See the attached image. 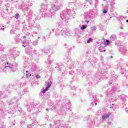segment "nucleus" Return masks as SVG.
Listing matches in <instances>:
<instances>
[{"label": "nucleus", "mask_w": 128, "mask_h": 128, "mask_svg": "<svg viewBox=\"0 0 128 128\" xmlns=\"http://www.w3.org/2000/svg\"><path fill=\"white\" fill-rule=\"evenodd\" d=\"M60 16L62 19V22L66 24L70 22V18H74V11L68 9L66 10H63L60 13Z\"/></svg>", "instance_id": "1"}, {"label": "nucleus", "mask_w": 128, "mask_h": 128, "mask_svg": "<svg viewBox=\"0 0 128 128\" xmlns=\"http://www.w3.org/2000/svg\"><path fill=\"white\" fill-rule=\"evenodd\" d=\"M48 10V6L44 4L41 5L40 12L42 13V16L48 20H54V14L52 13H46V10Z\"/></svg>", "instance_id": "2"}, {"label": "nucleus", "mask_w": 128, "mask_h": 128, "mask_svg": "<svg viewBox=\"0 0 128 128\" xmlns=\"http://www.w3.org/2000/svg\"><path fill=\"white\" fill-rule=\"evenodd\" d=\"M62 7V3L60 0H54V3H51V8L50 14L56 12L57 10H59L60 8Z\"/></svg>", "instance_id": "3"}, {"label": "nucleus", "mask_w": 128, "mask_h": 128, "mask_svg": "<svg viewBox=\"0 0 128 128\" xmlns=\"http://www.w3.org/2000/svg\"><path fill=\"white\" fill-rule=\"evenodd\" d=\"M70 31H68L66 28H60L56 29V30L55 36H63L64 38H66V36H70Z\"/></svg>", "instance_id": "4"}, {"label": "nucleus", "mask_w": 128, "mask_h": 128, "mask_svg": "<svg viewBox=\"0 0 128 128\" xmlns=\"http://www.w3.org/2000/svg\"><path fill=\"white\" fill-rule=\"evenodd\" d=\"M6 55L2 54L0 58V72H4V68L6 66Z\"/></svg>", "instance_id": "5"}, {"label": "nucleus", "mask_w": 128, "mask_h": 128, "mask_svg": "<svg viewBox=\"0 0 128 128\" xmlns=\"http://www.w3.org/2000/svg\"><path fill=\"white\" fill-rule=\"evenodd\" d=\"M10 70V72H16L18 68H16V66L12 65V64H8V62H7V66L5 67V70Z\"/></svg>", "instance_id": "6"}, {"label": "nucleus", "mask_w": 128, "mask_h": 128, "mask_svg": "<svg viewBox=\"0 0 128 128\" xmlns=\"http://www.w3.org/2000/svg\"><path fill=\"white\" fill-rule=\"evenodd\" d=\"M22 38L24 39V40H21L22 42V46L24 48H26V46H28V48H32V43L30 42V41L28 42V43L26 44V36L22 37Z\"/></svg>", "instance_id": "7"}, {"label": "nucleus", "mask_w": 128, "mask_h": 128, "mask_svg": "<svg viewBox=\"0 0 128 128\" xmlns=\"http://www.w3.org/2000/svg\"><path fill=\"white\" fill-rule=\"evenodd\" d=\"M20 97H14V98H12V100H8L7 102L9 106H12V104H18V102L20 100Z\"/></svg>", "instance_id": "8"}, {"label": "nucleus", "mask_w": 128, "mask_h": 128, "mask_svg": "<svg viewBox=\"0 0 128 128\" xmlns=\"http://www.w3.org/2000/svg\"><path fill=\"white\" fill-rule=\"evenodd\" d=\"M102 43L100 44L101 46L98 48V50L100 52H106V50H104V46H106V44H104V42H106V40L104 39L102 40Z\"/></svg>", "instance_id": "9"}, {"label": "nucleus", "mask_w": 128, "mask_h": 128, "mask_svg": "<svg viewBox=\"0 0 128 128\" xmlns=\"http://www.w3.org/2000/svg\"><path fill=\"white\" fill-rule=\"evenodd\" d=\"M110 114H104L102 116V120H106L110 118Z\"/></svg>", "instance_id": "10"}, {"label": "nucleus", "mask_w": 128, "mask_h": 128, "mask_svg": "<svg viewBox=\"0 0 128 128\" xmlns=\"http://www.w3.org/2000/svg\"><path fill=\"white\" fill-rule=\"evenodd\" d=\"M26 52L29 56H32V54H36V50H32V48H30L29 52Z\"/></svg>", "instance_id": "11"}, {"label": "nucleus", "mask_w": 128, "mask_h": 128, "mask_svg": "<svg viewBox=\"0 0 128 128\" xmlns=\"http://www.w3.org/2000/svg\"><path fill=\"white\" fill-rule=\"evenodd\" d=\"M120 52H122V54H126L128 50H126V49L125 48V47H122L120 48Z\"/></svg>", "instance_id": "12"}, {"label": "nucleus", "mask_w": 128, "mask_h": 128, "mask_svg": "<svg viewBox=\"0 0 128 128\" xmlns=\"http://www.w3.org/2000/svg\"><path fill=\"white\" fill-rule=\"evenodd\" d=\"M64 60H65V62H68V60H70V53L69 52L68 56L65 57L64 58Z\"/></svg>", "instance_id": "13"}, {"label": "nucleus", "mask_w": 128, "mask_h": 128, "mask_svg": "<svg viewBox=\"0 0 128 128\" xmlns=\"http://www.w3.org/2000/svg\"><path fill=\"white\" fill-rule=\"evenodd\" d=\"M31 70L30 72H32V70H34V68H36V64L33 63L32 64H30L29 66Z\"/></svg>", "instance_id": "14"}, {"label": "nucleus", "mask_w": 128, "mask_h": 128, "mask_svg": "<svg viewBox=\"0 0 128 128\" xmlns=\"http://www.w3.org/2000/svg\"><path fill=\"white\" fill-rule=\"evenodd\" d=\"M110 40H116V35L113 34L110 37Z\"/></svg>", "instance_id": "15"}, {"label": "nucleus", "mask_w": 128, "mask_h": 128, "mask_svg": "<svg viewBox=\"0 0 128 128\" xmlns=\"http://www.w3.org/2000/svg\"><path fill=\"white\" fill-rule=\"evenodd\" d=\"M114 90H108L107 92V96H110V97L112 96V94H114Z\"/></svg>", "instance_id": "16"}, {"label": "nucleus", "mask_w": 128, "mask_h": 128, "mask_svg": "<svg viewBox=\"0 0 128 128\" xmlns=\"http://www.w3.org/2000/svg\"><path fill=\"white\" fill-rule=\"evenodd\" d=\"M7 64H8V63H6V65L3 68V70H4V72H6V74H8V72H11V71H10V69H6V67L8 66Z\"/></svg>", "instance_id": "17"}, {"label": "nucleus", "mask_w": 128, "mask_h": 128, "mask_svg": "<svg viewBox=\"0 0 128 128\" xmlns=\"http://www.w3.org/2000/svg\"><path fill=\"white\" fill-rule=\"evenodd\" d=\"M42 52L45 54H48V49L46 48H44L42 49Z\"/></svg>", "instance_id": "18"}, {"label": "nucleus", "mask_w": 128, "mask_h": 128, "mask_svg": "<svg viewBox=\"0 0 128 128\" xmlns=\"http://www.w3.org/2000/svg\"><path fill=\"white\" fill-rule=\"evenodd\" d=\"M20 38V35L18 34L16 36V38H14V40H16V42H20V38Z\"/></svg>", "instance_id": "19"}, {"label": "nucleus", "mask_w": 128, "mask_h": 128, "mask_svg": "<svg viewBox=\"0 0 128 128\" xmlns=\"http://www.w3.org/2000/svg\"><path fill=\"white\" fill-rule=\"evenodd\" d=\"M62 66V68H60V70H61L62 74H64V72H66V68H64V66Z\"/></svg>", "instance_id": "20"}, {"label": "nucleus", "mask_w": 128, "mask_h": 128, "mask_svg": "<svg viewBox=\"0 0 128 128\" xmlns=\"http://www.w3.org/2000/svg\"><path fill=\"white\" fill-rule=\"evenodd\" d=\"M10 34H16V30L14 29H12L10 30Z\"/></svg>", "instance_id": "21"}, {"label": "nucleus", "mask_w": 128, "mask_h": 128, "mask_svg": "<svg viewBox=\"0 0 128 128\" xmlns=\"http://www.w3.org/2000/svg\"><path fill=\"white\" fill-rule=\"evenodd\" d=\"M4 50V46L0 44V52H2Z\"/></svg>", "instance_id": "22"}, {"label": "nucleus", "mask_w": 128, "mask_h": 128, "mask_svg": "<svg viewBox=\"0 0 128 128\" xmlns=\"http://www.w3.org/2000/svg\"><path fill=\"white\" fill-rule=\"evenodd\" d=\"M58 27L60 28H62V26H64L63 24H62V22H58Z\"/></svg>", "instance_id": "23"}, {"label": "nucleus", "mask_w": 128, "mask_h": 128, "mask_svg": "<svg viewBox=\"0 0 128 128\" xmlns=\"http://www.w3.org/2000/svg\"><path fill=\"white\" fill-rule=\"evenodd\" d=\"M46 63L47 64H52V60H50L48 59L46 62Z\"/></svg>", "instance_id": "24"}, {"label": "nucleus", "mask_w": 128, "mask_h": 128, "mask_svg": "<svg viewBox=\"0 0 128 128\" xmlns=\"http://www.w3.org/2000/svg\"><path fill=\"white\" fill-rule=\"evenodd\" d=\"M52 86V81L48 82V86L46 88H47L48 89L50 88V86Z\"/></svg>", "instance_id": "25"}, {"label": "nucleus", "mask_w": 128, "mask_h": 128, "mask_svg": "<svg viewBox=\"0 0 128 128\" xmlns=\"http://www.w3.org/2000/svg\"><path fill=\"white\" fill-rule=\"evenodd\" d=\"M38 40H36L33 42L32 44H33V46H38Z\"/></svg>", "instance_id": "26"}, {"label": "nucleus", "mask_w": 128, "mask_h": 128, "mask_svg": "<svg viewBox=\"0 0 128 128\" xmlns=\"http://www.w3.org/2000/svg\"><path fill=\"white\" fill-rule=\"evenodd\" d=\"M28 10V8L26 6H24V8H23V12H27Z\"/></svg>", "instance_id": "27"}, {"label": "nucleus", "mask_w": 128, "mask_h": 128, "mask_svg": "<svg viewBox=\"0 0 128 128\" xmlns=\"http://www.w3.org/2000/svg\"><path fill=\"white\" fill-rule=\"evenodd\" d=\"M86 25H82L80 28V30H86Z\"/></svg>", "instance_id": "28"}, {"label": "nucleus", "mask_w": 128, "mask_h": 128, "mask_svg": "<svg viewBox=\"0 0 128 128\" xmlns=\"http://www.w3.org/2000/svg\"><path fill=\"white\" fill-rule=\"evenodd\" d=\"M96 30V27L95 26H92L91 27V30L92 32H94V30Z\"/></svg>", "instance_id": "29"}, {"label": "nucleus", "mask_w": 128, "mask_h": 128, "mask_svg": "<svg viewBox=\"0 0 128 128\" xmlns=\"http://www.w3.org/2000/svg\"><path fill=\"white\" fill-rule=\"evenodd\" d=\"M14 112H16V110H10L8 112V114H14Z\"/></svg>", "instance_id": "30"}, {"label": "nucleus", "mask_w": 128, "mask_h": 128, "mask_svg": "<svg viewBox=\"0 0 128 128\" xmlns=\"http://www.w3.org/2000/svg\"><path fill=\"white\" fill-rule=\"evenodd\" d=\"M90 100H94V95L90 94Z\"/></svg>", "instance_id": "31"}, {"label": "nucleus", "mask_w": 128, "mask_h": 128, "mask_svg": "<svg viewBox=\"0 0 128 128\" xmlns=\"http://www.w3.org/2000/svg\"><path fill=\"white\" fill-rule=\"evenodd\" d=\"M110 10H114V9L116 8L114 5H112L111 4H110Z\"/></svg>", "instance_id": "32"}, {"label": "nucleus", "mask_w": 128, "mask_h": 128, "mask_svg": "<svg viewBox=\"0 0 128 128\" xmlns=\"http://www.w3.org/2000/svg\"><path fill=\"white\" fill-rule=\"evenodd\" d=\"M48 88H46L45 89H44L42 91V94H44L46 92L48 91Z\"/></svg>", "instance_id": "33"}, {"label": "nucleus", "mask_w": 128, "mask_h": 128, "mask_svg": "<svg viewBox=\"0 0 128 128\" xmlns=\"http://www.w3.org/2000/svg\"><path fill=\"white\" fill-rule=\"evenodd\" d=\"M0 96L2 98H4V94L2 92H0Z\"/></svg>", "instance_id": "34"}, {"label": "nucleus", "mask_w": 128, "mask_h": 128, "mask_svg": "<svg viewBox=\"0 0 128 128\" xmlns=\"http://www.w3.org/2000/svg\"><path fill=\"white\" fill-rule=\"evenodd\" d=\"M74 6V3H70L68 4V7L69 8H72Z\"/></svg>", "instance_id": "35"}, {"label": "nucleus", "mask_w": 128, "mask_h": 128, "mask_svg": "<svg viewBox=\"0 0 128 128\" xmlns=\"http://www.w3.org/2000/svg\"><path fill=\"white\" fill-rule=\"evenodd\" d=\"M14 18H20V14H16L15 15Z\"/></svg>", "instance_id": "36"}, {"label": "nucleus", "mask_w": 128, "mask_h": 128, "mask_svg": "<svg viewBox=\"0 0 128 128\" xmlns=\"http://www.w3.org/2000/svg\"><path fill=\"white\" fill-rule=\"evenodd\" d=\"M4 28V26H0V30H4V28Z\"/></svg>", "instance_id": "37"}, {"label": "nucleus", "mask_w": 128, "mask_h": 128, "mask_svg": "<svg viewBox=\"0 0 128 128\" xmlns=\"http://www.w3.org/2000/svg\"><path fill=\"white\" fill-rule=\"evenodd\" d=\"M92 40V38H90L87 41V44H90Z\"/></svg>", "instance_id": "38"}, {"label": "nucleus", "mask_w": 128, "mask_h": 128, "mask_svg": "<svg viewBox=\"0 0 128 128\" xmlns=\"http://www.w3.org/2000/svg\"><path fill=\"white\" fill-rule=\"evenodd\" d=\"M108 12V10L106 9L103 10V14H106Z\"/></svg>", "instance_id": "39"}, {"label": "nucleus", "mask_w": 128, "mask_h": 128, "mask_svg": "<svg viewBox=\"0 0 128 128\" xmlns=\"http://www.w3.org/2000/svg\"><path fill=\"white\" fill-rule=\"evenodd\" d=\"M106 44H108L110 42V40H106Z\"/></svg>", "instance_id": "40"}, {"label": "nucleus", "mask_w": 128, "mask_h": 128, "mask_svg": "<svg viewBox=\"0 0 128 128\" xmlns=\"http://www.w3.org/2000/svg\"><path fill=\"white\" fill-rule=\"evenodd\" d=\"M109 126H111L112 125V122H107Z\"/></svg>", "instance_id": "41"}, {"label": "nucleus", "mask_w": 128, "mask_h": 128, "mask_svg": "<svg viewBox=\"0 0 128 128\" xmlns=\"http://www.w3.org/2000/svg\"><path fill=\"white\" fill-rule=\"evenodd\" d=\"M36 78H40V76L39 75H36Z\"/></svg>", "instance_id": "42"}, {"label": "nucleus", "mask_w": 128, "mask_h": 128, "mask_svg": "<svg viewBox=\"0 0 128 128\" xmlns=\"http://www.w3.org/2000/svg\"><path fill=\"white\" fill-rule=\"evenodd\" d=\"M12 54H13V58H14V56H16V53L15 52H12Z\"/></svg>", "instance_id": "43"}, {"label": "nucleus", "mask_w": 128, "mask_h": 128, "mask_svg": "<svg viewBox=\"0 0 128 128\" xmlns=\"http://www.w3.org/2000/svg\"><path fill=\"white\" fill-rule=\"evenodd\" d=\"M111 4V5H112V6H114V4H116V2H112V4Z\"/></svg>", "instance_id": "44"}, {"label": "nucleus", "mask_w": 128, "mask_h": 128, "mask_svg": "<svg viewBox=\"0 0 128 128\" xmlns=\"http://www.w3.org/2000/svg\"><path fill=\"white\" fill-rule=\"evenodd\" d=\"M37 28H38V30H40V25H38Z\"/></svg>", "instance_id": "45"}, {"label": "nucleus", "mask_w": 128, "mask_h": 128, "mask_svg": "<svg viewBox=\"0 0 128 128\" xmlns=\"http://www.w3.org/2000/svg\"><path fill=\"white\" fill-rule=\"evenodd\" d=\"M62 126L63 128H64V126H66V125H64V124H62L61 125V128H62Z\"/></svg>", "instance_id": "46"}, {"label": "nucleus", "mask_w": 128, "mask_h": 128, "mask_svg": "<svg viewBox=\"0 0 128 128\" xmlns=\"http://www.w3.org/2000/svg\"><path fill=\"white\" fill-rule=\"evenodd\" d=\"M42 40H46V37L44 36L42 38Z\"/></svg>", "instance_id": "47"}, {"label": "nucleus", "mask_w": 128, "mask_h": 128, "mask_svg": "<svg viewBox=\"0 0 128 128\" xmlns=\"http://www.w3.org/2000/svg\"><path fill=\"white\" fill-rule=\"evenodd\" d=\"M122 18H124V16H122L120 17L119 20H122Z\"/></svg>", "instance_id": "48"}, {"label": "nucleus", "mask_w": 128, "mask_h": 128, "mask_svg": "<svg viewBox=\"0 0 128 128\" xmlns=\"http://www.w3.org/2000/svg\"><path fill=\"white\" fill-rule=\"evenodd\" d=\"M89 3L90 4H92V0L89 1Z\"/></svg>", "instance_id": "49"}, {"label": "nucleus", "mask_w": 128, "mask_h": 128, "mask_svg": "<svg viewBox=\"0 0 128 128\" xmlns=\"http://www.w3.org/2000/svg\"><path fill=\"white\" fill-rule=\"evenodd\" d=\"M70 74H74V71H71V72H70Z\"/></svg>", "instance_id": "50"}, {"label": "nucleus", "mask_w": 128, "mask_h": 128, "mask_svg": "<svg viewBox=\"0 0 128 128\" xmlns=\"http://www.w3.org/2000/svg\"><path fill=\"white\" fill-rule=\"evenodd\" d=\"M86 20H88V16H86Z\"/></svg>", "instance_id": "51"}, {"label": "nucleus", "mask_w": 128, "mask_h": 128, "mask_svg": "<svg viewBox=\"0 0 128 128\" xmlns=\"http://www.w3.org/2000/svg\"><path fill=\"white\" fill-rule=\"evenodd\" d=\"M86 24H88V22H90L89 20H86Z\"/></svg>", "instance_id": "52"}, {"label": "nucleus", "mask_w": 128, "mask_h": 128, "mask_svg": "<svg viewBox=\"0 0 128 128\" xmlns=\"http://www.w3.org/2000/svg\"><path fill=\"white\" fill-rule=\"evenodd\" d=\"M56 124H58V121L56 122V123H55V126H56Z\"/></svg>", "instance_id": "53"}, {"label": "nucleus", "mask_w": 128, "mask_h": 128, "mask_svg": "<svg viewBox=\"0 0 128 128\" xmlns=\"http://www.w3.org/2000/svg\"><path fill=\"white\" fill-rule=\"evenodd\" d=\"M28 112H32V110H30L28 108Z\"/></svg>", "instance_id": "54"}, {"label": "nucleus", "mask_w": 128, "mask_h": 128, "mask_svg": "<svg viewBox=\"0 0 128 128\" xmlns=\"http://www.w3.org/2000/svg\"><path fill=\"white\" fill-rule=\"evenodd\" d=\"M120 29H121V30H124V27L121 26V27H120Z\"/></svg>", "instance_id": "55"}, {"label": "nucleus", "mask_w": 128, "mask_h": 128, "mask_svg": "<svg viewBox=\"0 0 128 128\" xmlns=\"http://www.w3.org/2000/svg\"><path fill=\"white\" fill-rule=\"evenodd\" d=\"M114 107L112 106H110V108H113Z\"/></svg>", "instance_id": "56"}, {"label": "nucleus", "mask_w": 128, "mask_h": 128, "mask_svg": "<svg viewBox=\"0 0 128 128\" xmlns=\"http://www.w3.org/2000/svg\"><path fill=\"white\" fill-rule=\"evenodd\" d=\"M50 127L52 126V124H50Z\"/></svg>", "instance_id": "57"}, {"label": "nucleus", "mask_w": 128, "mask_h": 128, "mask_svg": "<svg viewBox=\"0 0 128 128\" xmlns=\"http://www.w3.org/2000/svg\"><path fill=\"white\" fill-rule=\"evenodd\" d=\"M126 112H128V109H126Z\"/></svg>", "instance_id": "58"}, {"label": "nucleus", "mask_w": 128, "mask_h": 128, "mask_svg": "<svg viewBox=\"0 0 128 128\" xmlns=\"http://www.w3.org/2000/svg\"><path fill=\"white\" fill-rule=\"evenodd\" d=\"M52 32H54V29L52 30Z\"/></svg>", "instance_id": "59"}, {"label": "nucleus", "mask_w": 128, "mask_h": 128, "mask_svg": "<svg viewBox=\"0 0 128 128\" xmlns=\"http://www.w3.org/2000/svg\"><path fill=\"white\" fill-rule=\"evenodd\" d=\"M71 90H74V88H71Z\"/></svg>", "instance_id": "60"}, {"label": "nucleus", "mask_w": 128, "mask_h": 128, "mask_svg": "<svg viewBox=\"0 0 128 128\" xmlns=\"http://www.w3.org/2000/svg\"><path fill=\"white\" fill-rule=\"evenodd\" d=\"M2 104H4V102H2Z\"/></svg>", "instance_id": "61"}, {"label": "nucleus", "mask_w": 128, "mask_h": 128, "mask_svg": "<svg viewBox=\"0 0 128 128\" xmlns=\"http://www.w3.org/2000/svg\"><path fill=\"white\" fill-rule=\"evenodd\" d=\"M47 38H50V36H46Z\"/></svg>", "instance_id": "62"}, {"label": "nucleus", "mask_w": 128, "mask_h": 128, "mask_svg": "<svg viewBox=\"0 0 128 128\" xmlns=\"http://www.w3.org/2000/svg\"><path fill=\"white\" fill-rule=\"evenodd\" d=\"M13 126H16V124L14 123Z\"/></svg>", "instance_id": "63"}, {"label": "nucleus", "mask_w": 128, "mask_h": 128, "mask_svg": "<svg viewBox=\"0 0 128 128\" xmlns=\"http://www.w3.org/2000/svg\"><path fill=\"white\" fill-rule=\"evenodd\" d=\"M126 22H128V20H126Z\"/></svg>", "instance_id": "64"}]
</instances>
